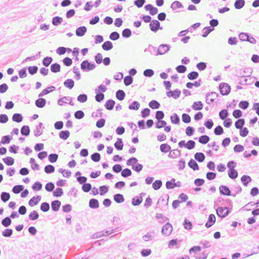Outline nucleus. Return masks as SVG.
Here are the masks:
<instances>
[{"label": "nucleus", "instance_id": "nucleus-1", "mask_svg": "<svg viewBox=\"0 0 259 259\" xmlns=\"http://www.w3.org/2000/svg\"><path fill=\"white\" fill-rule=\"evenodd\" d=\"M96 67L94 62H90L88 60L83 61L80 64V68L84 72H89Z\"/></svg>", "mask_w": 259, "mask_h": 259}, {"label": "nucleus", "instance_id": "nucleus-2", "mask_svg": "<svg viewBox=\"0 0 259 259\" xmlns=\"http://www.w3.org/2000/svg\"><path fill=\"white\" fill-rule=\"evenodd\" d=\"M219 89L223 96H226L230 93L231 87L227 83L222 82L219 85Z\"/></svg>", "mask_w": 259, "mask_h": 259}, {"label": "nucleus", "instance_id": "nucleus-3", "mask_svg": "<svg viewBox=\"0 0 259 259\" xmlns=\"http://www.w3.org/2000/svg\"><path fill=\"white\" fill-rule=\"evenodd\" d=\"M216 212L217 215L221 218H225L230 212L227 207H219Z\"/></svg>", "mask_w": 259, "mask_h": 259}, {"label": "nucleus", "instance_id": "nucleus-4", "mask_svg": "<svg viewBox=\"0 0 259 259\" xmlns=\"http://www.w3.org/2000/svg\"><path fill=\"white\" fill-rule=\"evenodd\" d=\"M149 27L150 30L154 32H156L159 29H163L162 27H160V22L157 20H152L149 24Z\"/></svg>", "mask_w": 259, "mask_h": 259}, {"label": "nucleus", "instance_id": "nucleus-5", "mask_svg": "<svg viewBox=\"0 0 259 259\" xmlns=\"http://www.w3.org/2000/svg\"><path fill=\"white\" fill-rule=\"evenodd\" d=\"M172 231V226L169 223H167L164 225L161 230V233L166 236L170 235Z\"/></svg>", "mask_w": 259, "mask_h": 259}, {"label": "nucleus", "instance_id": "nucleus-6", "mask_svg": "<svg viewBox=\"0 0 259 259\" xmlns=\"http://www.w3.org/2000/svg\"><path fill=\"white\" fill-rule=\"evenodd\" d=\"M219 190L220 192L222 195L226 196H233V197L236 196V194H231L230 190L226 186L221 185L219 188Z\"/></svg>", "mask_w": 259, "mask_h": 259}, {"label": "nucleus", "instance_id": "nucleus-7", "mask_svg": "<svg viewBox=\"0 0 259 259\" xmlns=\"http://www.w3.org/2000/svg\"><path fill=\"white\" fill-rule=\"evenodd\" d=\"M170 48V46L168 44H161L158 47V53L159 55H162L168 52Z\"/></svg>", "mask_w": 259, "mask_h": 259}, {"label": "nucleus", "instance_id": "nucleus-8", "mask_svg": "<svg viewBox=\"0 0 259 259\" xmlns=\"http://www.w3.org/2000/svg\"><path fill=\"white\" fill-rule=\"evenodd\" d=\"M218 96L219 95L215 92L208 93L206 95V102L207 104H210L211 103H213L214 101L215 98Z\"/></svg>", "mask_w": 259, "mask_h": 259}, {"label": "nucleus", "instance_id": "nucleus-9", "mask_svg": "<svg viewBox=\"0 0 259 259\" xmlns=\"http://www.w3.org/2000/svg\"><path fill=\"white\" fill-rule=\"evenodd\" d=\"M181 92L179 89H176L174 91L169 90L166 94L168 97H172L175 99H178L181 95Z\"/></svg>", "mask_w": 259, "mask_h": 259}, {"label": "nucleus", "instance_id": "nucleus-10", "mask_svg": "<svg viewBox=\"0 0 259 259\" xmlns=\"http://www.w3.org/2000/svg\"><path fill=\"white\" fill-rule=\"evenodd\" d=\"M144 9L146 11H149L150 14L151 15H155L158 13V9L156 7H154L151 4H148L145 5Z\"/></svg>", "mask_w": 259, "mask_h": 259}, {"label": "nucleus", "instance_id": "nucleus-11", "mask_svg": "<svg viewBox=\"0 0 259 259\" xmlns=\"http://www.w3.org/2000/svg\"><path fill=\"white\" fill-rule=\"evenodd\" d=\"M215 222V217L213 214H210L208 216L207 222L205 226L207 228L211 227Z\"/></svg>", "mask_w": 259, "mask_h": 259}, {"label": "nucleus", "instance_id": "nucleus-12", "mask_svg": "<svg viewBox=\"0 0 259 259\" xmlns=\"http://www.w3.org/2000/svg\"><path fill=\"white\" fill-rule=\"evenodd\" d=\"M87 31L85 26H82L78 27L75 31V34L77 36H83Z\"/></svg>", "mask_w": 259, "mask_h": 259}, {"label": "nucleus", "instance_id": "nucleus-13", "mask_svg": "<svg viewBox=\"0 0 259 259\" xmlns=\"http://www.w3.org/2000/svg\"><path fill=\"white\" fill-rule=\"evenodd\" d=\"M41 197L39 195L34 196L28 201V204L30 206H33L37 205L40 201Z\"/></svg>", "mask_w": 259, "mask_h": 259}, {"label": "nucleus", "instance_id": "nucleus-14", "mask_svg": "<svg viewBox=\"0 0 259 259\" xmlns=\"http://www.w3.org/2000/svg\"><path fill=\"white\" fill-rule=\"evenodd\" d=\"M35 104L38 108H42L44 107L46 104V100L39 97V99L35 100Z\"/></svg>", "mask_w": 259, "mask_h": 259}, {"label": "nucleus", "instance_id": "nucleus-15", "mask_svg": "<svg viewBox=\"0 0 259 259\" xmlns=\"http://www.w3.org/2000/svg\"><path fill=\"white\" fill-rule=\"evenodd\" d=\"M89 205L91 208L96 209L99 207V203L97 199L92 198L89 201Z\"/></svg>", "mask_w": 259, "mask_h": 259}, {"label": "nucleus", "instance_id": "nucleus-16", "mask_svg": "<svg viewBox=\"0 0 259 259\" xmlns=\"http://www.w3.org/2000/svg\"><path fill=\"white\" fill-rule=\"evenodd\" d=\"M61 205V203L59 200H56L53 201L51 202L52 209L54 211H57L59 210Z\"/></svg>", "mask_w": 259, "mask_h": 259}, {"label": "nucleus", "instance_id": "nucleus-17", "mask_svg": "<svg viewBox=\"0 0 259 259\" xmlns=\"http://www.w3.org/2000/svg\"><path fill=\"white\" fill-rule=\"evenodd\" d=\"M115 104V102L114 100L109 99L106 102L104 106L106 109L111 110L113 109Z\"/></svg>", "mask_w": 259, "mask_h": 259}, {"label": "nucleus", "instance_id": "nucleus-18", "mask_svg": "<svg viewBox=\"0 0 259 259\" xmlns=\"http://www.w3.org/2000/svg\"><path fill=\"white\" fill-rule=\"evenodd\" d=\"M188 166L194 170H198L199 169L197 163L193 159H191L188 163Z\"/></svg>", "mask_w": 259, "mask_h": 259}, {"label": "nucleus", "instance_id": "nucleus-19", "mask_svg": "<svg viewBox=\"0 0 259 259\" xmlns=\"http://www.w3.org/2000/svg\"><path fill=\"white\" fill-rule=\"evenodd\" d=\"M251 181V177L247 175H243L241 178V181L244 186H247Z\"/></svg>", "mask_w": 259, "mask_h": 259}, {"label": "nucleus", "instance_id": "nucleus-20", "mask_svg": "<svg viewBox=\"0 0 259 259\" xmlns=\"http://www.w3.org/2000/svg\"><path fill=\"white\" fill-rule=\"evenodd\" d=\"M170 151V153L168 155V156L169 158H176L180 157L181 155V152L180 150H179L178 149H175L172 151H171L170 150V151Z\"/></svg>", "mask_w": 259, "mask_h": 259}, {"label": "nucleus", "instance_id": "nucleus-21", "mask_svg": "<svg viewBox=\"0 0 259 259\" xmlns=\"http://www.w3.org/2000/svg\"><path fill=\"white\" fill-rule=\"evenodd\" d=\"M194 158L198 162H202L204 160L205 156L202 152H197L194 155Z\"/></svg>", "mask_w": 259, "mask_h": 259}, {"label": "nucleus", "instance_id": "nucleus-22", "mask_svg": "<svg viewBox=\"0 0 259 259\" xmlns=\"http://www.w3.org/2000/svg\"><path fill=\"white\" fill-rule=\"evenodd\" d=\"M114 200L117 203H121L124 201L123 195L121 194H116L113 195Z\"/></svg>", "mask_w": 259, "mask_h": 259}, {"label": "nucleus", "instance_id": "nucleus-23", "mask_svg": "<svg viewBox=\"0 0 259 259\" xmlns=\"http://www.w3.org/2000/svg\"><path fill=\"white\" fill-rule=\"evenodd\" d=\"M102 47L105 51H109L113 48V46L112 43L110 41L108 40L103 44Z\"/></svg>", "mask_w": 259, "mask_h": 259}, {"label": "nucleus", "instance_id": "nucleus-24", "mask_svg": "<svg viewBox=\"0 0 259 259\" xmlns=\"http://www.w3.org/2000/svg\"><path fill=\"white\" fill-rule=\"evenodd\" d=\"M61 66L57 63H55L51 65V71L53 73H57L60 71Z\"/></svg>", "mask_w": 259, "mask_h": 259}, {"label": "nucleus", "instance_id": "nucleus-25", "mask_svg": "<svg viewBox=\"0 0 259 259\" xmlns=\"http://www.w3.org/2000/svg\"><path fill=\"white\" fill-rule=\"evenodd\" d=\"M170 121L173 124H178L180 123V119L178 114L173 113L170 117Z\"/></svg>", "mask_w": 259, "mask_h": 259}, {"label": "nucleus", "instance_id": "nucleus-26", "mask_svg": "<svg viewBox=\"0 0 259 259\" xmlns=\"http://www.w3.org/2000/svg\"><path fill=\"white\" fill-rule=\"evenodd\" d=\"M63 84L65 87L69 89H72L74 85V81L72 79H67L65 80Z\"/></svg>", "mask_w": 259, "mask_h": 259}, {"label": "nucleus", "instance_id": "nucleus-27", "mask_svg": "<svg viewBox=\"0 0 259 259\" xmlns=\"http://www.w3.org/2000/svg\"><path fill=\"white\" fill-rule=\"evenodd\" d=\"M114 147L117 150H122L123 143L121 138H117L116 142L114 143Z\"/></svg>", "mask_w": 259, "mask_h": 259}, {"label": "nucleus", "instance_id": "nucleus-28", "mask_svg": "<svg viewBox=\"0 0 259 259\" xmlns=\"http://www.w3.org/2000/svg\"><path fill=\"white\" fill-rule=\"evenodd\" d=\"M42 126V123L41 122H39L36 125L35 129L34 130V135L35 137H38L42 134V131L41 130Z\"/></svg>", "mask_w": 259, "mask_h": 259}, {"label": "nucleus", "instance_id": "nucleus-29", "mask_svg": "<svg viewBox=\"0 0 259 259\" xmlns=\"http://www.w3.org/2000/svg\"><path fill=\"white\" fill-rule=\"evenodd\" d=\"M125 97V93L123 90H118L116 92V97L119 101H122L124 100Z\"/></svg>", "mask_w": 259, "mask_h": 259}, {"label": "nucleus", "instance_id": "nucleus-30", "mask_svg": "<svg viewBox=\"0 0 259 259\" xmlns=\"http://www.w3.org/2000/svg\"><path fill=\"white\" fill-rule=\"evenodd\" d=\"M245 124V119L244 118L238 119L235 123V127L237 129H241L243 128Z\"/></svg>", "mask_w": 259, "mask_h": 259}, {"label": "nucleus", "instance_id": "nucleus-31", "mask_svg": "<svg viewBox=\"0 0 259 259\" xmlns=\"http://www.w3.org/2000/svg\"><path fill=\"white\" fill-rule=\"evenodd\" d=\"M70 136V132L68 131H62L59 133V137L60 139L66 140Z\"/></svg>", "mask_w": 259, "mask_h": 259}, {"label": "nucleus", "instance_id": "nucleus-32", "mask_svg": "<svg viewBox=\"0 0 259 259\" xmlns=\"http://www.w3.org/2000/svg\"><path fill=\"white\" fill-rule=\"evenodd\" d=\"M12 120L13 121L19 123L23 120V116L20 113H14L12 116Z\"/></svg>", "mask_w": 259, "mask_h": 259}, {"label": "nucleus", "instance_id": "nucleus-33", "mask_svg": "<svg viewBox=\"0 0 259 259\" xmlns=\"http://www.w3.org/2000/svg\"><path fill=\"white\" fill-rule=\"evenodd\" d=\"M192 108L195 110H200L203 108V104L201 101L194 102Z\"/></svg>", "mask_w": 259, "mask_h": 259}, {"label": "nucleus", "instance_id": "nucleus-34", "mask_svg": "<svg viewBox=\"0 0 259 259\" xmlns=\"http://www.w3.org/2000/svg\"><path fill=\"white\" fill-rule=\"evenodd\" d=\"M21 134L24 136H28L30 134V128L28 125H23L21 128Z\"/></svg>", "mask_w": 259, "mask_h": 259}, {"label": "nucleus", "instance_id": "nucleus-35", "mask_svg": "<svg viewBox=\"0 0 259 259\" xmlns=\"http://www.w3.org/2000/svg\"><path fill=\"white\" fill-rule=\"evenodd\" d=\"M228 174L229 178L233 180L236 179L238 175V173L236 169L228 170Z\"/></svg>", "mask_w": 259, "mask_h": 259}, {"label": "nucleus", "instance_id": "nucleus-36", "mask_svg": "<svg viewBox=\"0 0 259 259\" xmlns=\"http://www.w3.org/2000/svg\"><path fill=\"white\" fill-rule=\"evenodd\" d=\"M214 30L213 28H211L210 26L205 27L203 29V34H202V36L203 37H206L208 36V35L213 30Z\"/></svg>", "mask_w": 259, "mask_h": 259}, {"label": "nucleus", "instance_id": "nucleus-37", "mask_svg": "<svg viewBox=\"0 0 259 259\" xmlns=\"http://www.w3.org/2000/svg\"><path fill=\"white\" fill-rule=\"evenodd\" d=\"M53 59L51 57H45L42 61V65L45 67H48L52 62Z\"/></svg>", "mask_w": 259, "mask_h": 259}, {"label": "nucleus", "instance_id": "nucleus-38", "mask_svg": "<svg viewBox=\"0 0 259 259\" xmlns=\"http://www.w3.org/2000/svg\"><path fill=\"white\" fill-rule=\"evenodd\" d=\"M149 106L153 109H158L160 106V103L156 100H152L149 103Z\"/></svg>", "mask_w": 259, "mask_h": 259}, {"label": "nucleus", "instance_id": "nucleus-39", "mask_svg": "<svg viewBox=\"0 0 259 259\" xmlns=\"http://www.w3.org/2000/svg\"><path fill=\"white\" fill-rule=\"evenodd\" d=\"M160 150L163 153H167L170 151L171 147L167 144H162L160 146Z\"/></svg>", "mask_w": 259, "mask_h": 259}, {"label": "nucleus", "instance_id": "nucleus-40", "mask_svg": "<svg viewBox=\"0 0 259 259\" xmlns=\"http://www.w3.org/2000/svg\"><path fill=\"white\" fill-rule=\"evenodd\" d=\"M63 22V18L59 16H55L52 19V24L55 26H58Z\"/></svg>", "mask_w": 259, "mask_h": 259}, {"label": "nucleus", "instance_id": "nucleus-41", "mask_svg": "<svg viewBox=\"0 0 259 259\" xmlns=\"http://www.w3.org/2000/svg\"><path fill=\"white\" fill-rule=\"evenodd\" d=\"M245 5L244 0H236L234 3V7L236 9H240Z\"/></svg>", "mask_w": 259, "mask_h": 259}, {"label": "nucleus", "instance_id": "nucleus-42", "mask_svg": "<svg viewBox=\"0 0 259 259\" xmlns=\"http://www.w3.org/2000/svg\"><path fill=\"white\" fill-rule=\"evenodd\" d=\"M210 140V138L207 135H203L199 138V142L202 144H207Z\"/></svg>", "mask_w": 259, "mask_h": 259}, {"label": "nucleus", "instance_id": "nucleus-43", "mask_svg": "<svg viewBox=\"0 0 259 259\" xmlns=\"http://www.w3.org/2000/svg\"><path fill=\"white\" fill-rule=\"evenodd\" d=\"M24 188L21 185H15L12 189V192L15 194H18L23 190Z\"/></svg>", "mask_w": 259, "mask_h": 259}, {"label": "nucleus", "instance_id": "nucleus-44", "mask_svg": "<svg viewBox=\"0 0 259 259\" xmlns=\"http://www.w3.org/2000/svg\"><path fill=\"white\" fill-rule=\"evenodd\" d=\"M132 175L131 170L128 168L122 170L121 175L123 178H127Z\"/></svg>", "mask_w": 259, "mask_h": 259}, {"label": "nucleus", "instance_id": "nucleus-45", "mask_svg": "<svg viewBox=\"0 0 259 259\" xmlns=\"http://www.w3.org/2000/svg\"><path fill=\"white\" fill-rule=\"evenodd\" d=\"M3 161L8 166L12 165L14 163V159L11 157L8 156L3 159Z\"/></svg>", "mask_w": 259, "mask_h": 259}, {"label": "nucleus", "instance_id": "nucleus-46", "mask_svg": "<svg viewBox=\"0 0 259 259\" xmlns=\"http://www.w3.org/2000/svg\"><path fill=\"white\" fill-rule=\"evenodd\" d=\"M140 106V103L138 101H135L128 106V109L130 110H137L139 109Z\"/></svg>", "mask_w": 259, "mask_h": 259}, {"label": "nucleus", "instance_id": "nucleus-47", "mask_svg": "<svg viewBox=\"0 0 259 259\" xmlns=\"http://www.w3.org/2000/svg\"><path fill=\"white\" fill-rule=\"evenodd\" d=\"M10 198V194L6 192H3L1 194V199L4 202H6Z\"/></svg>", "mask_w": 259, "mask_h": 259}, {"label": "nucleus", "instance_id": "nucleus-48", "mask_svg": "<svg viewBox=\"0 0 259 259\" xmlns=\"http://www.w3.org/2000/svg\"><path fill=\"white\" fill-rule=\"evenodd\" d=\"M183 7V5L179 1L174 2L170 5V8L173 11H175L178 8H182Z\"/></svg>", "mask_w": 259, "mask_h": 259}, {"label": "nucleus", "instance_id": "nucleus-49", "mask_svg": "<svg viewBox=\"0 0 259 259\" xmlns=\"http://www.w3.org/2000/svg\"><path fill=\"white\" fill-rule=\"evenodd\" d=\"M142 200V197L137 196L133 198L132 203L134 206H138L141 203Z\"/></svg>", "mask_w": 259, "mask_h": 259}, {"label": "nucleus", "instance_id": "nucleus-50", "mask_svg": "<svg viewBox=\"0 0 259 259\" xmlns=\"http://www.w3.org/2000/svg\"><path fill=\"white\" fill-rule=\"evenodd\" d=\"M55 167L51 164L46 165L44 168L45 172L48 174H50L55 171Z\"/></svg>", "mask_w": 259, "mask_h": 259}, {"label": "nucleus", "instance_id": "nucleus-51", "mask_svg": "<svg viewBox=\"0 0 259 259\" xmlns=\"http://www.w3.org/2000/svg\"><path fill=\"white\" fill-rule=\"evenodd\" d=\"M162 183L161 180H156L152 184V187L155 190H159L162 186Z\"/></svg>", "mask_w": 259, "mask_h": 259}, {"label": "nucleus", "instance_id": "nucleus-52", "mask_svg": "<svg viewBox=\"0 0 259 259\" xmlns=\"http://www.w3.org/2000/svg\"><path fill=\"white\" fill-rule=\"evenodd\" d=\"M12 223L11 219L10 217H7L4 218L2 221V224L5 227H8Z\"/></svg>", "mask_w": 259, "mask_h": 259}, {"label": "nucleus", "instance_id": "nucleus-53", "mask_svg": "<svg viewBox=\"0 0 259 259\" xmlns=\"http://www.w3.org/2000/svg\"><path fill=\"white\" fill-rule=\"evenodd\" d=\"M50 208V204L49 203L45 202H42L40 206V210L43 212H47Z\"/></svg>", "mask_w": 259, "mask_h": 259}, {"label": "nucleus", "instance_id": "nucleus-54", "mask_svg": "<svg viewBox=\"0 0 259 259\" xmlns=\"http://www.w3.org/2000/svg\"><path fill=\"white\" fill-rule=\"evenodd\" d=\"M39 214L36 210H33L29 214V219L31 221H35L38 219Z\"/></svg>", "mask_w": 259, "mask_h": 259}, {"label": "nucleus", "instance_id": "nucleus-55", "mask_svg": "<svg viewBox=\"0 0 259 259\" xmlns=\"http://www.w3.org/2000/svg\"><path fill=\"white\" fill-rule=\"evenodd\" d=\"M198 76H199L198 73L196 71H192V72H190L188 74L187 77L189 79L193 80H194V79H196V78H197Z\"/></svg>", "mask_w": 259, "mask_h": 259}, {"label": "nucleus", "instance_id": "nucleus-56", "mask_svg": "<svg viewBox=\"0 0 259 259\" xmlns=\"http://www.w3.org/2000/svg\"><path fill=\"white\" fill-rule=\"evenodd\" d=\"M122 36L124 38H128L132 35V31L129 28H125L122 31Z\"/></svg>", "mask_w": 259, "mask_h": 259}, {"label": "nucleus", "instance_id": "nucleus-57", "mask_svg": "<svg viewBox=\"0 0 259 259\" xmlns=\"http://www.w3.org/2000/svg\"><path fill=\"white\" fill-rule=\"evenodd\" d=\"M229 113L226 109H222L220 112H219V117L222 120H225L227 119L226 118L228 116Z\"/></svg>", "mask_w": 259, "mask_h": 259}, {"label": "nucleus", "instance_id": "nucleus-58", "mask_svg": "<svg viewBox=\"0 0 259 259\" xmlns=\"http://www.w3.org/2000/svg\"><path fill=\"white\" fill-rule=\"evenodd\" d=\"M58 158V155L56 153L50 154L48 156L49 161L51 163H54L57 161Z\"/></svg>", "mask_w": 259, "mask_h": 259}, {"label": "nucleus", "instance_id": "nucleus-59", "mask_svg": "<svg viewBox=\"0 0 259 259\" xmlns=\"http://www.w3.org/2000/svg\"><path fill=\"white\" fill-rule=\"evenodd\" d=\"M123 81H124V83L125 85H126V86L130 85V84H131L133 83V78L131 75L126 76L124 78Z\"/></svg>", "mask_w": 259, "mask_h": 259}, {"label": "nucleus", "instance_id": "nucleus-60", "mask_svg": "<svg viewBox=\"0 0 259 259\" xmlns=\"http://www.w3.org/2000/svg\"><path fill=\"white\" fill-rule=\"evenodd\" d=\"M91 158L94 162H98L101 159L100 154L98 152L94 153L91 155Z\"/></svg>", "mask_w": 259, "mask_h": 259}, {"label": "nucleus", "instance_id": "nucleus-61", "mask_svg": "<svg viewBox=\"0 0 259 259\" xmlns=\"http://www.w3.org/2000/svg\"><path fill=\"white\" fill-rule=\"evenodd\" d=\"M13 232L12 229H6L2 232V235L5 237H10L13 234Z\"/></svg>", "mask_w": 259, "mask_h": 259}, {"label": "nucleus", "instance_id": "nucleus-62", "mask_svg": "<svg viewBox=\"0 0 259 259\" xmlns=\"http://www.w3.org/2000/svg\"><path fill=\"white\" fill-rule=\"evenodd\" d=\"M53 194L54 197H61L63 194V189L61 188H58L53 191Z\"/></svg>", "mask_w": 259, "mask_h": 259}, {"label": "nucleus", "instance_id": "nucleus-63", "mask_svg": "<svg viewBox=\"0 0 259 259\" xmlns=\"http://www.w3.org/2000/svg\"><path fill=\"white\" fill-rule=\"evenodd\" d=\"M12 139V137L10 135L3 136L2 139L1 143L3 144H9Z\"/></svg>", "mask_w": 259, "mask_h": 259}, {"label": "nucleus", "instance_id": "nucleus-64", "mask_svg": "<svg viewBox=\"0 0 259 259\" xmlns=\"http://www.w3.org/2000/svg\"><path fill=\"white\" fill-rule=\"evenodd\" d=\"M100 194L102 196L105 194L109 190V186L106 185L101 186L99 187Z\"/></svg>", "mask_w": 259, "mask_h": 259}]
</instances>
